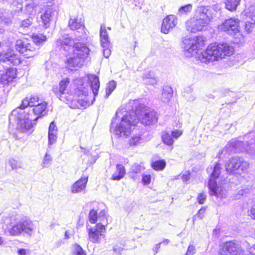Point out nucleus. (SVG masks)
<instances>
[{
  "mask_svg": "<svg viewBox=\"0 0 255 255\" xmlns=\"http://www.w3.org/2000/svg\"><path fill=\"white\" fill-rule=\"evenodd\" d=\"M192 6L190 4L181 6L178 10L179 13L181 14H187L192 10Z\"/></svg>",
  "mask_w": 255,
  "mask_h": 255,
  "instance_id": "nucleus-36",
  "label": "nucleus"
},
{
  "mask_svg": "<svg viewBox=\"0 0 255 255\" xmlns=\"http://www.w3.org/2000/svg\"><path fill=\"white\" fill-rule=\"evenodd\" d=\"M151 177L149 175H143L142 176V182L145 185H148L150 183Z\"/></svg>",
  "mask_w": 255,
  "mask_h": 255,
  "instance_id": "nucleus-51",
  "label": "nucleus"
},
{
  "mask_svg": "<svg viewBox=\"0 0 255 255\" xmlns=\"http://www.w3.org/2000/svg\"><path fill=\"white\" fill-rule=\"evenodd\" d=\"M33 41L37 45H40L46 41L47 38L46 36L42 34H33L32 35Z\"/></svg>",
  "mask_w": 255,
  "mask_h": 255,
  "instance_id": "nucleus-28",
  "label": "nucleus"
},
{
  "mask_svg": "<svg viewBox=\"0 0 255 255\" xmlns=\"http://www.w3.org/2000/svg\"><path fill=\"white\" fill-rule=\"evenodd\" d=\"M38 117H33L31 114L26 112L21 109H16L13 110L9 116L10 124H13L14 121L17 125V128L22 132L30 133L32 130V121H36Z\"/></svg>",
  "mask_w": 255,
  "mask_h": 255,
  "instance_id": "nucleus-5",
  "label": "nucleus"
},
{
  "mask_svg": "<svg viewBox=\"0 0 255 255\" xmlns=\"http://www.w3.org/2000/svg\"><path fill=\"white\" fill-rule=\"evenodd\" d=\"M250 164L243 157H234L229 159L225 164L227 172L229 174H239L246 172Z\"/></svg>",
  "mask_w": 255,
  "mask_h": 255,
  "instance_id": "nucleus-7",
  "label": "nucleus"
},
{
  "mask_svg": "<svg viewBox=\"0 0 255 255\" xmlns=\"http://www.w3.org/2000/svg\"><path fill=\"white\" fill-rule=\"evenodd\" d=\"M244 191L245 190H244V189L239 190L238 191V195H245Z\"/></svg>",
  "mask_w": 255,
  "mask_h": 255,
  "instance_id": "nucleus-63",
  "label": "nucleus"
},
{
  "mask_svg": "<svg viewBox=\"0 0 255 255\" xmlns=\"http://www.w3.org/2000/svg\"><path fill=\"white\" fill-rule=\"evenodd\" d=\"M52 160V158L51 155L46 153L45 154V155L43 161V167H47L48 165L50 164Z\"/></svg>",
  "mask_w": 255,
  "mask_h": 255,
  "instance_id": "nucleus-42",
  "label": "nucleus"
},
{
  "mask_svg": "<svg viewBox=\"0 0 255 255\" xmlns=\"http://www.w3.org/2000/svg\"><path fill=\"white\" fill-rule=\"evenodd\" d=\"M103 48V55L104 56L108 58L111 54V44H109L108 47H102Z\"/></svg>",
  "mask_w": 255,
  "mask_h": 255,
  "instance_id": "nucleus-45",
  "label": "nucleus"
},
{
  "mask_svg": "<svg viewBox=\"0 0 255 255\" xmlns=\"http://www.w3.org/2000/svg\"><path fill=\"white\" fill-rule=\"evenodd\" d=\"M207 198V196L205 193H200L197 197V200L199 204H202L204 203Z\"/></svg>",
  "mask_w": 255,
  "mask_h": 255,
  "instance_id": "nucleus-49",
  "label": "nucleus"
},
{
  "mask_svg": "<svg viewBox=\"0 0 255 255\" xmlns=\"http://www.w3.org/2000/svg\"><path fill=\"white\" fill-rule=\"evenodd\" d=\"M69 80L68 78L64 79L61 80L59 84V87H54L53 91L56 96L61 100L66 102L68 100L66 99L65 91L67 86L69 84Z\"/></svg>",
  "mask_w": 255,
  "mask_h": 255,
  "instance_id": "nucleus-16",
  "label": "nucleus"
},
{
  "mask_svg": "<svg viewBox=\"0 0 255 255\" xmlns=\"http://www.w3.org/2000/svg\"><path fill=\"white\" fill-rule=\"evenodd\" d=\"M239 23L240 20L238 18H231L226 19L222 24L219 25L218 29L233 35L239 31Z\"/></svg>",
  "mask_w": 255,
  "mask_h": 255,
  "instance_id": "nucleus-13",
  "label": "nucleus"
},
{
  "mask_svg": "<svg viewBox=\"0 0 255 255\" xmlns=\"http://www.w3.org/2000/svg\"><path fill=\"white\" fill-rule=\"evenodd\" d=\"M116 82L115 81H111L108 83L106 87L107 98L112 93L116 87Z\"/></svg>",
  "mask_w": 255,
  "mask_h": 255,
  "instance_id": "nucleus-32",
  "label": "nucleus"
},
{
  "mask_svg": "<svg viewBox=\"0 0 255 255\" xmlns=\"http://www.w3.org/2000/svg\"><path fill=\"white\" fill-rule=\"evenodd\" d=\"M182 134V131L181 130H176L173 131L171 132V136L172 137L175 138V139L178 138L179 136H180Z\"/></svg>",
  "mask_w": 255,
  "mask_h": 255,
  "instance_id": "nucleus-52",
  "label": "nucleus"
},
{
  "mask_svg": "<svg viewBox=\"0 0 255 255\" xmlns=\"http://www.w3.org/2000/svg\"><path fill=\"white\" fill-rule=\"evenodd\" d=\"M247 255H255V245L248 249ZM220 255H245L239 245L234 242H227L220 246Z\"/></svg>",
  "mask_w": 255,
  "mask_h": 255,
  "instance_id": "nucleus-8",
  "label": "nucleus"
},
{
  "mask_svg": "<svg viewBox=\"0 0 255 255\" xmlns=\"http://www.w3.org/2000/svg\"><path fill=\"white\" fill-rule=\"evenodd\" d=\"M250 215L251 217L255 220V205H253L250 211Z\"/></svg>",
  "mask_w": 255,
  "mask_h": 255,
  "instance_id": "nucleus-56",
  "label": "nucleus"
},
{
  "mask_svg": "<svg viewBox=\"0 0 255 255\" xmlns=\"http://www.w3.org/2000/svg\"><path fill=\"white\" fill-rule=\"evenodd\" d=\"M160 244L161 243H159L156 245L155 247L153 248V251L155 252V253L158 252V250L160 247Z\"/></svg>",
  "mask_w": 255,
  "mask_h": 255,
  "instance_id": "nucleus-60",
  "label": "nucleus"
},
{
  "mask_svg": "<svg viewBox=\"0 0 255 255\" xmlns=\"http://www.w3.org/2000/svg\"><path fill=\"white\" fill-rule=\"evenodd\" d=\"M165 166V162L163 160H158L152 163V167L155 170H163Z\"/></svg>",
  "mask_w": 255,
  "mask_h": 255,
  "instance_id": "nucleus-33",
  "label": "nucleus"
},
{
  "mask_svg": "<svg viewBox=\"0 0 255 255\" xmlns=\"http://www.w3.org/2000/svg\"><path fill=\"white\" fill-rule=\"evenodd\" d=\"M245 137L247 138H250L249 140V144H255V136L253 133H250L248 135H245ZM253 149H255V146L253 148Z\"/></svg>",
  "mask_w": 255,
  "mask_h": 255,
  "instance_id": "nucleus-48",
  "label": "nucleus"
},
{
  "mask_svg": "<svg viewBox=\"0 0 255 255\" xmlns=\"http://www.w3.org/2000/svg\"><path fill=\"white\" fill-rule=\"evenodd\" d=\"M12 81L13 80H10V77L6 73L2 74L0 78V82L3 85H7Z\"/></svg>",
  "mask_w": 255,
  "mask_h": 255,
  "instance_id": "nucleus-39",
  "label": "nucleus"
},
{
  "mask_svg": "<svg viewBox=\"0 0 255 255\" xmlns=\"http://www.w3.org/2000/svg\"><path fill=\"white\" fill-rule=\"evenodd\" d=\"M84 61V60L73 54L72 56L67 58L66 63L69 69L73 70V68L77 69L81 67L83 65Z\"/></svg>",
  "mask_w": 255,
  "mask_h": 255,
  "instance_id": "nucleus-20",
  "label": "nucleus"
},
{
  "mask_svg": "<svg viewBox=\"0 0 255 255\" xmlns=\"http://www.w3.org/2000/svg\"><path fill=\"white\" fill-rule=\"evenodd\" d=\"M139 0H125V3L129 6H131L132 8L137 6L139 4Z\"/></svg>",
  "mask_w": 255,
  "mask_h": 255,
  "instance_id": "nucleus-43",
  "label": "nucleus"
},
{
  "mask_svg": "<svg viewBox=\"0 0 255 255\" xmlns=\"http://www.w3.org/2000/svg\"><path fill=\"white\" fill-rule=\"evenodd\" d=\"M129 176L131 178H132L134 180L139 179L138 176L137 175H135V174H129Z\"/></svg>",
  "mask_w": 255,
  "mask_h": 255,
  "instance_id": "nucleus-58",
  "label": "nucleus"
},
{
  "mask_svg": "<svg viewBox=\"0 0 255 255\" xmlns=\"http://www.w3.org/2000/svg\"><path fill=\"white\" fill-rule=\"evenodd\" d=\"M177 23V19L175 16L170 15L163 19L161 27V31L164 33H168L170 30L175 26Z\"/></svg>",
  "mask_w": 255,
  "mask_h": 255,
  "instance_id": "nucleus-18",
  "label": "nucleus"
},
{
  "mask_svg": "<svg viewBox=\"0 0 255 255\" xmlns=\"http://www.w3.org/2000/svg\"><path fill=\"white\" fill-rule=\"evenodd\" d=\"M205 209L204 208H201L200 209L197 214H196V216H198L200 219H202L203 217V215L205 213Z\"/></svg>",
  "mask_w": 255,
  "mask_h": 255,
  "instance_id": "nucleus-54",
  "label": "nucleus"
},
{
  "mask_svg": "<svg viewBox=\"0 0 255 255\" xmlns=\"http://www.w3.org/2000/svg\"><path fill=\"white\" fill-rule=\"evenodd\" d=\"M240 0H226V8L230 11L235 10L240 3Z\"/></svg>",
  "mask_w": 255,
  "mask_h": 255,
  "instance_id": "nucleus-29",
  "label": "nucleus"
},
{
  "mask_svg": "<svg viewBox=\"0 0 255 255\" xmlns=\"http://www.w3.org/2000/svg\"><path fill=\"white\" fill-rule=\"evenodd\" d=\"M228 145L231 151L235 152H246L252 156H255V149H253L255 144H249V140L245 143L241 140L233 139Z\"/></svg>",
  "mask_w": 255,
  "mask_h": 255,
  "instance_id": "nucleus-10",
  "label": "nucleus"
},
{
  "mask_svg": "<svg viewBox=\"0 0 255 255\" xmlns=\"http://www.w3.org/2000/svg\"><path fill=\"white\" fill-rule=\"evenodd\" d=\"M47 103L44 101L40 102L39 104L36 105L32 110L31 114L37 116L38 118L41 116H43L46 114V109L47 108Z\"/></svg>",
  "mask_w": 255,
  "mask_h": 255,
  "instance_id": "nucleus-23",
  "label": "nucleus"
},
{
  "mask_svg": "<svg viewBox=\"0 0 255 255\" xmlns=\"http://www.w3.org/2000/svg\"><path fill=\"white\" fill-rule=\"evenodd\" d=\"M100 35L101 46L102 47H108L111 43L105 25H101Z\"/></svg>",
  "mask_w": 255,
  "mask_h": 255,
  "instance_id": "nucleus-25",
  "label": "nucleus"
},
{
  "mask_svg": "<svg viewBox=\"0 0 255 255\" xmlns=\"http://www.w3.org/2000/svg\"><path fill=\"white\" fill-rule=\"evenodd\" d=\"M155 76L153 72L149 71L145 72L142 76L143 80L145 81H148L149 79H150L151 78Z\"/></svg>",
  "mask_w": 255,
  "mask_h": 255,
  "instance_id": "nucleus-47",
  "label": "nucleus"
},
{
  "mask_svg": "<svg viewBox=\"0 0 255 255\" xmlns=\"http://www.w3.org/2000/svg\"><path fill=\"white\" fill-rule=\"evenodd\" d=\"M162 139L163 142L168 145H172L174 142L171 134L170 135L168 133H163L162 135Z\"/></svg>",
  "mask_w": 255,
  "mask_h": 255,
  "instance_id": "nucleus-31",
  "label": "nucleus"
},
{
  "mask_svg": "<svg viewBox=\"0 0 255 255\" xmlns=\"http://www.w3.org/2000/svg\"><path fill=\"white\" fill-rule=\"evenodd\" d=\"M15 48L26 58L33 57L37 53V50L28 43L26 39H17L15 42Z\"/></svg>",
  "mask_w": 255,
  "mask_h": 255,
  "instance_id": "nucleus-12",
  "label": "nucleus"
},
{
  "mask_svg": "<svg viewBox=\"0 0 255 255\" xmlns=\"http://www.w3.org/2000/svg\"><path fill=\"white\" fill-rule=\"evenodd\" d=\"M0 61L18 65L21 63V59L18 54L15 53L13 50L8 49L0 53Z\"/></svg>",
  "mask_w": 255,
  "mask_h": 255,
  "instance_id": "nucleus-14",
  "label": "nucleus"
},
{
  "mask_svg": "<svg viewBox=\"0 0 255 255\" xmlns=\"http://www.w3.org/2000/svg\"><path fill=\"white\" fill-rule=\"evenodd\" d=\"M55 13V11L49 9L46 10L45 12L41 15L43 25L45 28L49 27L50 22L53 19Z\"/></svg>",
  "mask_w": 255,
  "mask_h": 255,
  "instance_id": "nucleus-24",
  "label": "nucleus"
},
{
  "mask_svg": "<svg viewBox=\"0 0 255 255\" xmlns=\"http://www.w3.org/2000/svg\"><path fill=\"white\" fill-rule=\"evenodd\" d=\"M48 134L57 135V128L54 122H51L50 124Z\"/></svg>",
  "mask_w": 255,
  "mask_h": 255,
  "instance_id": "nucleus-38",
  "label": "nucleus"
},
{
  "mask_svg": "<svg viewBox=\"0 0 255 255\" xmlns=\"http://www.w3.org/2000/svg\"><path fill=\"white\" fill-rule=\"evenodd\" d=\"M88 179L87 176H82L79 180L75 182L71 186V192L76 194L83 191L86 187Z\"/></svg>",
  "mask_w": 255,
  "mask_h": 255,
  "instance_id": "nucleus-19",
  "label": "nucleus"
},
{
  "mask_svg": "<svg viewBox=\"0 0 255 255\" xmlns=\"http://www.w3.org/2000/svg\"><path fill=\"white\" fill-rule=\"evenodd\" d=\"M144 169V168L142 166L134 164L131 166L129 174H137L140 173Z\"/></svg>",
  "mask_w": 255,
  "mask_h": 255,
  "instance_id": "nucleus-34",
  "label": "nucleus"
},
{
  "mask_svg": "<svg viewBox=\"0 0 255 255\" xmlns=\"http://www.w3.org/2000/svg\"><path fill=\"white\" fill-rule=\"evenodd\" d=\"M212 18L213 13L210 7L199 6L196 9L195 15L186 21V29L192 33L202 31L209 24Z\"/></svg>",
  "mask_w": 255,
  "mask_h": 255,
  "instance_id": "nucleus-3",
  "label": "nucleus"
},
{
  "mask_svg": "<svg viewBox=\"0 0 255 255\" xmlns=\"http://www.w3.org/2000/svg\"><path fill=\"white\" fill-rule=\"evenodd\" d=\"M43 100L40 99L37 96H33L29 98L26 97L22 101L19 108L17 109H21L23 110L28 106L34 107L36 105H38L40 102Z\"/></svg>",
  "mask_w": 255,
  "mask_h": 255,
  "instance_id": "nucleus-21",
  "label": "nucleus"
},
{
  "mask_svg": "<svg viewBox=\"0 0 255 255\" xmlns=\"http://www.w3.org/2000/svg\"><path fill=\"white\" fill-rule=\"evenodd\" d=\"M135 112H127L122 117L120 123L114 119L112 122L111 131L119 136H127L130 133L131 128L139 121L145 126H150L157 122V113L152 111L143 104H138V100L133 102Z\"/></svg>",
  "mask_w": 255,
  "mask_h": 255,
  "instance_id": "nucleus-2",
  "label": "nucleus"
},
{
  "mask_svg": "<svg viewBox=\"0 0 255 255\" xmlns=\"http://www.w3.org/2000/svg\"><path fill=\"white\" fill-rule=\"evenodd\" d=\"M75 251L74 255H86V252L79 245H75L74 247Z\"/></svg>",
  "mask_w": 255,
  "mask_h": 255,
  "instance_id": "nucleus-41",
  "label": "nucleus"
},
{
  "mask_svg": "<svg viewBox=\"0 0 255 255\" xmlns=\"http://www.w3.org/2000/svg\"><path fill=\"white\" fill-rule=\"evenodd\" d=\"M69 26L71 30H76L77 32L81 33L78 35V40L83 39L86 36V32L85 31V27L84 26L83 20L81 18L78 17H74L71 18L69 21Z\"/></svg>",
  "mask_w": 255,
  "mask_h": 255,
  "instance_id": "nucleus-15",
  "label": "nucleus"
},
{
  "mask_svg": "<svg viewBox=\"0 0 255 255\" xmlns=\"http://www.w3.org/2000/svg\"><path fill=\"white\" fill-rule=\"evenodd\" d=\"M116 171L113 174L112 179L114 180H120L123 178L125 174V169L124 166L120 164H118L116 166Z\"/></svg>",
  "mask_w": 255,
  "mask_h": 255,
  "instance_id": "nucleus-26",
  "label": "nucleus"
},
{
  "mask_svg": "<svg viewBox=\"0 0 255 255\" xmlns=\"http://www.w3.org/2000/svg\"><path fill=\"white\" fill-rule=\"evenodd\" d=\"M113 250L115 253L120 254L122 250V248H117V247H114Z\"/></svg>",
  "mask_w": 255,
  "mask_h": 255,
  "instance_id": "nucleus-57",
  "label": "nucleus"
},
{
  "mask_svg": "<svg viewBox=\"0 0 255 255\" xmlns=\"http://www.w3.org/2000/svg\"><path fill=\"white\" fill-rule=\"evenodd\" d=\"M88 240L94 244H100L101 239L105 237L106 228L102 223H98L94 228L87 226Z\"/></svg>",
  "mask_w": 255,
  "mask_h": 255,
  "instance_id": "nucleus-11",
  "label": "nucleus"
},
{
  "mask_svg": "<svg viewBox=\"0 0 255 255\" xmlns=\"http://www.w3.org/2000/svg\"><path fill=\"white\" fill-rule=\"evenodd\" d=\"M244 12L247 17L251 19V21H247L245 24V29L248 32L252 31L255 24V2L246 8Z\"/></svg>",
  "mask_w": 255,
  "mask_h": 255,
  "instance_id": "nucleus-17",
  "label": "nucleus"
},
{
  "mask_svg": "<svg viewBox=\"0 0 255 255\" xmlns=\"http://www.w3.org/2000/svg\"><path fill=\"white\" fill-rule=\"evenodd\" d=\"M34 230L35 226L32 221L28 218H24L13 226L8 231L11 236H19L22 233L31 236Z\"/></svg>",
  "mask_w": 255,
  "mask_h": 255,
  "instance_id": "nucleus-9",
  "label": "nucleus"
},
{
  "mask_svg": "<svg viewBox=\"0 0 255 255\" xmlns=\"http://www.w3.org/2000/svg\"><path fill=\"white\" fill-rule=\"evenodd\" d=\"M32 22V19L31 17H29L26 19L22 20L21 22V26L24 28L28 27Z\"/></svg>",
  "mask_w": 255,
  "mask_h": 255,
  "instance_id": "nucleus-46",
  "label": "nucleus"
},
{
  "mask_svg": "<svg viewBox=\"0 0 255 255\" xmlns=\"http://www.w3.org/2000/svg\"><path fill=\"white\" fill-rule=\"evenodd\" d=\"M57 135L52 134H48V148L50 147V145L56 143L57 141Z\"/></svg>",
  "mask_w": 255,
  "mask_h": 255,
  "instance_id": "nucleus-44",
  "label": "nucleus"
},
{
  "mask_svg": "<svg viewBox=\"0 0 255 255\" xmlns=\"http://www.w3.org/2000/svg\"><path fill=\"white\" fill-rule=\"evenodd\" d=\"M143 139L140 135H134L129 140V144L131 146H137L140 143H142Z\"/></svg>",
  "mask_w": 255,
  "mask_h": 255,
  "instance_id": "nucleus-30",
  "label": "nucleus"
},
{
  "mask_svg": "<svg viewBox=\"0 0 255 255\" xmlns=\"http://www.w3.org/2000/svg\"><path fill=\"white\" fill-rule=\"evenodd\" d=\"M64 244V242L62 240H58L56 243V246L58 248Z\"/></svg>",
  "mask_w": 255,
  "mask_h": 255,
  "instance_id": "nucleus-59",
  "label": "nucleus"
},
{
  "mask_svg": "<svg viewBox=\"0 0 255 255\" xmlns=\"http://www.w3.org/2000/svg\"><path fill=\"white\" fill-rule=\"evenodd\" d=\"M183 49L187 56L197 53L196 58L203 63H210L230 56L234 53V48L227 43L210 44L207 49L201 53L197 51L205 45L203 37L197 36L185 38L183 40Z\"/></svg>",
  "mask_w": 255,
  "mask_h": 255,
  "instance_id": "nucleus-1",
  "label": "nucleus"
},
{
  "mask_svg": "<svg viewBox=\"0 0 255 255\" xmlns=\"http://www.w3.org/2000/svg\"><path fill=\"white\" fill-rule=\"evenodd\" d=\"M88 80L90 83V88L92 90L94 96L95 97L98 95L100 87V81L98 77L94 74H90L88 76Z\"/></svg>",
  "mask_w": 255,
  "mask_h": 255,
  "instance_id": "nucleus-22",
  "label": "nucleus"
},
{
  "mask_svg": "<svg viewBox=\"0 0 255 255\" xmlns=\"http://www.w3.org/2000/svg\"><path fill=\"white\" fill-rule=\"evenodd\" d=\"M82 92H83V94L85 96H88V91L87 90V89H84V90L82 91Z\"/></svg>",
  "mask_w": 255,
  "mask_h": 255,
  "instance_id": "nucleus-64",
  "label": "nucleus"
},
{
  "mask_svg": "<svg viewBox=\"0 0 255 255\" xmlns=\"http://www.w3.org/2000/svg\"><path fill=\"white\" fill-rule=\"evenodd\" d=\"M70 238V236L69 234L68 231H66L65 233V239H68Z\"/></svg>",
  "mask_w": 255,
  "mask_h": 255,
  "instance_id": "nucleus-62",
  "label": "nucleus"
},
{
  "mask_svg": "<svg viewBox=\"0 0 255 255\" xmlns=\"http://www.w3.org/2000/svg\"><path fill=\"white\" fill-rule=\"evenodd\" d=\"M173 90L171 87L166 86L163 89L161 99L164 102H168L172 97Z\"/></svg>",
  "mask_w": 255,
  "mask_h": 255,
  "instance_id": "nucleus-27",
  "label": "nucleus"
},
{
  "mask_svg": "<svg viewBox=\"0 0 255 255\" xmlns=\"http://www.w3.org/2000/svg\"><path fill=\"white\" fill-rule=\"evenodd\" d=\"M5 73L10 77V80H13L16 76V70L15 68H9Z\"/></svg>",
  "mask_w": 255,
  "mask_h": 255,
  "instance_id": "nucleus-40",
  "label": "nucleus"
},
{
  "mask_svg": "<svg viewBox=\"0 0 255 255\" xmlns=\"http://www.w3.org/2000/svg\"><path fill=\"white\" fill-rule=\"evenodd\" d=\"M56 45L65 51H69L73 46V54L86 60L89 58L90 50L87 45L81 42L74 44V40L68 35H64L56 41Z\"/></svg>",
  "mask_w": 255,
  "mask_h": 255,
  "instance_id": "nucleus-4",
  "label": "nucleus"
},
{
  "mask_svg": "<svg viewBox=\"0 0 255 255\" xmlns=\"http://www.w3.org/2000/svg\"><path fill=\"white\" fill-rule=\"evenodd\" d=\"M195 247L193 245H190L188 247L185 255H193L195 253Z\"/></svg>",
  "mask_w": 255,
  "mask_h": 255,
  "instance_id": "nucleus-50",
  "label": "nucleus"
},
{
  "mask_svg": "<svg viewBox=\"0 0 255 255\" xmlns=\"http://www.w3.org/2000/svg\"><path fill=\"white\" fill-rule=\"evenodd\" d=\"M182 180L184 181H187L190 178V174L188 172H186L185 174H183L182 176Z\"/></svg>",
  "mask_w": 255,
  "mask_h": 255,
  "instance_id": "nucleus-55",
  "label": "nucleus"
},
{
  "mask_svg": "<svg viewBox=\"0 0 255 255\" xmlns=\"http://www.w3.org/2000/svg\"><path fill=\"white\" fill-rule=\"evenodd\" d=\"M157 82V80L156 79V78L155 77V76H154L153 77L151 78L150 79H149L148 81H144V82L146 84H149L151 85H154L156 84Z\"/></svg>",
  "mask_w": 255,
  "mask_h": 255,
  "instance_id": "nucleus-53",
  "label": "nucleus"
},
{
  "mask_svg": "<svg viewBox=\"0 0 255 255\" xmlns=\"http://www.w3.org/2000/svg\"><path fill=\"white\" fill-rule=\"evenodd\" d=\"M221 171V165L216 163L214 167L211 177L208 182L209 194L211 196H215L218 198H225L227 196V191L222 187L217 186L215 179L219 176Z\"/></svg>",
  "mask_w": 255,
  "mask_h": 255,
  "instance_id": "nucleus-6",
  "label": "nucleus"
},
{
  "mask_svg": "<svg viewBox=\"0 0 255 255\" xmlns=\"http://www.w3.org/2000/svg\"><path fill=\"white\" fill-rule=\"evenodd\" d=\"M18 254L19 255H25L26 251L24 249H20L18 251Z\"/></svg>",
  "mask_w": 255,
  "mask_h": 255,
  "instance_id": "nucleus-61",
  "label": "nucleus"
},
{
  "mask_svg": "<svg viewBox=\"0 0 255 255\" xmlns=\"http://www.w3.org/2000/svg\"><path fill=\"white\" fill-rule=\"evenodd\" d=\"M89 221L92 224H94L97 220V211L94 210H91L89 214Z\"/></svg>",
  "mask_w": 255,
  "mask_h": 255,
  "instance_id": "nucleus-37",
  "label": "nucleus"
},
{
  "mask_svg": "<svg viewBox=\"0 0 255 255\" xmlns=\"http://www.w3.org/2000/svg\"><path fill=\"white\" fill-rule=\"evenodd\" d=\"M8 164L12 169H17L22 168L21 163L13 159H10L8 161Z\"/></svg>",
  "mask_w": 255,
  "mask_h": 255,
  "instance_id": "nucleus-35",
  "label": "nucleus"
}]
</instances>
